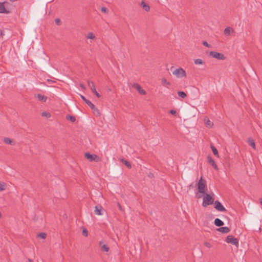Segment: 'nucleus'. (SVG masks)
<instances>
[{
  "mask_svg": "<svg viewBox=\"0 0 262 262\" xmlns=\"http://www.w3.org/2000/svg\"><path fill=\"white\" fill-rule=\"evenodd\" d=\"M169 113L172 114V115H175L176 114H177V112L175 110H171L170 111H169Z\"/></svg>",
  "mask_w": 262,
  "mask_h": 262,
  "instance_id": "obj_38",
  "label": "nucleus"
},
{
  "mask_svg": "<svg viewBox=\"0 0 262 262\" xmlns=\"http://www.w3.org/2000/svg\"><path fill=\"white\" fill-rule=\"evenodd\" d=\"M260 203L261 205H262V198L260 200Z\"/></svg>",
  "mask_w": 262,
  "mask_h": 262,
  "instance_id": "obj_42",
  "label": "nucleus"
},
{
  "mask_svg": "<svg viewBox=\"0 0 262 262\" xmlns=\"http://www.w3.org/2000/svg\"><path fill=\"white\" fill-rule=\"evenodd\" d=\"M80 86L82 89H85V86L83 84H80Z\"/></svg>",
  "mask_w": 262,
  "mask_h": 262,
  "instance_id": "obj_39",
  "label": "nucleus"
},
{
  "mask_svg": "<svg viewBox=\"0 0 262 262\" xmlns=\"http://www.w3.org/2000/svg\"><path fill=\"white\" fill-rule=\"evenodd\" d=\"M82 234L83 235H84L85 236H88V231L86 230V229H84L83 230H82Z\"/></svg>",
  "mask_w": 262,
  "mask_h": 262,
  "instance_id": "obj_34",
  "label": "nucleus"
},
{
  "mask_svg": "<svg viewBox=\"0 0 262 262\" xmlns=\"http://www.w3.org/2000/svg\"><path fill=\"white\" fill-rule=\"evenodd\" d=\"M102 207L101 205H97L95 206L94 212L96 215H100L102 214L101 210Z\"/></svg>",
  "mask_w": 262,
  "mask_h": 262,
  "instance_id": "obj_14",
  "label": "nucleus"
},
{
  "mask_svg": "<svg viewBox=\"0 0 262 262\" xmlns=\"http://www.w3.org/2000/svg\"><path fill=\"white\" fill-rule=\"evenodd\" d=\"M5 2H0V13H9V11L7 10L5 7Z\"/></svg>",
  "mask_w": 262,
  "mask_h": 262,
  "instance_id": "obj_12",
  "label": "nucleus"
},
{
  "mask_svg": "<svg viewBox=\"0 0 262 262\" xmlns=\"http://www.w3.org/2000/svg\"><path fill=\"white\" fill-rule=\"evenodd\" d=\"M207 161L208 162L212 165V166L216 170H217L218 167L217 165L216 164L214 160L210 156L207 157Z\"/></svg>",
  "mask_w": 262,
  "mask_h": 262,
  "instance_id": "obj_11",
  "label": "nucleus"
},
{
  "mask_svg": "<svg viewBox=\"0 0 262 262\" xmlns=\"http://www.w3.org/2000/svg\"><path fill=\"white\" fill-rule=\"evenodd\" d=\"M4 142L6 144H11L12 143V141L10 138H4Z\"/></svg>",
  "mask_w": 262,
  "mask_h": 262,
  "instance_id": "obj_28",
  "label": "nucleus"
},
{
  "mask_svg": "<svg viewBox=\"0 0 262 262\" xmlns=\"http://www.w3.org/2000/svg\"><path fill=\"white\" fill-rule=\"evenodd\" d=\"M204 245L206 247L209 248H211V245L209 243L207 242L204 243Z\"/></svg>",
  "mask_w": 262,
  "mask_h": 262,
  "instance_id": "obj_35",
  "label": "nucleus"
},
{
  "mask_svg": "<svg viewBox=\"0 0 262 262\" xmlns=\"http://www.w3.org/2000/svg\"><path fill=\"white\" fill-rule=\"evenodd\" d=\"M231 32H233V30L229 27L226 28L224 30V33L226 35H229Z\"/></svg>",
  "mask_w": 262,
  "mask_h": 262,
  "instance_id": "obj_19",
  "label": "nucleus"
},
{
  "mask_svg": "<svg viewBox=\"0 0 262 262\" xmlns=\"http://www.w3.org/2000/svg\"><path fill=\"white\" fill-rule=\"evenodd\" d=\"M205 196L203 198L202 206L207 207L208 205H212L214 203L213 198L209 194L206 193Z\"/></svg>",
  "mask_w": 262,
  "mask_h": 262,
  "instance_id": "obj_2",
  "label": "nucleus"
},
{
  "mask_svg": "<svg viewBox=\"0 0 262 262\" xmlns=\"http://www.w3.org/2000/svg\"><path fill=\"white\" fill-rule=\"evenodd\" d=\"M37 236L39 238L45 239L47 236V234L45 233H40L38 234Z\"/></svg>",
  "mask_w": 262,
  "mask_h": 262,
  "instance_id": "obj_31",
  "label": "nucleus"
},
{
  "mask_svg": "<svg viewBox=\"0 0 262 262\" xmlns=\"http://www.w3.org/2000/svg\"><path fill=\"white\" fill-rule=\"evenodd\" d=\"M203 45L208 48H210L211 47V45H209V43H208V42L206 41H204L203 42Z\"/></svg>",
  "mask_w": 262,
  "mask_h": 262,
  "instance_id": "obj_33",
  "label": "nucleus"
},
{
  "mask_svg": "<svg viewBox=\"0 0 262 262\" xmlns=\"http://www.w3.org/2000/svg\"><path fill=\"white\" fill-rule=\"evenodd\" d=\"M205 123L206 124L209 126V127H211L213 125V123L208 119H207V120L206 119H205Z\"/></svg>",
  "mask_w": 262,
  "mask_h": 262,
  "instance_id": "obj_29",
  "label": "nucleus"
},
{
  "mask_svg": "<svg viewBox=\"0 0 262 262\" xmlns=\"http://www.w3.org/2000/svg\"><path fill=\"white\" fill-rule=\"evenodd\" d=\"M42 116L46 117L47 118H50L51 117V114L49 113L43 112L41 113Z\"/></svg>",
  "mask_w": 262,
  "mask_h": 262,
  "instance_id": "obj_32",
  "label": "nucleus"
},
{
  "mask_svg": "<svg viewBox=\"0 0 262 262\" xmlns=\"http://www.w3.org/2000/svg\"><path fill=\"white\" fill-rule=\"evenodd\" d=\"M194 62L195 64H205V62L201 59L198 58L194 60Z\"/></svg>",
  "mask_w": 262,
  "mask_h": 262,
  "instance_id": "obj_21",
  "label": "nucleus"
},
{
  "mask_svg": "<svg viewBox=\"0 0 262 262\" xmlns=\"http://www.w3.org/2000/svg\"><path fill=\"white\" fill-rule=\"evenodd\" d=\"M121 161H122V162H123V163H124V164H125V165H126V166L128 168H131V167H132L131 164H130V163L128 161H126V160H124V159H121Z\"/></svg>",
  "mask_w": 262,
  "mask_h": 262,
  "instance_id": "obj_25",
  "label": "nucleus"
},
{
  "mask_svg": "<svg viewBox=\"0 0 262 262\" xmlns=\"http://www.w3.org/2000/svg\"><path fill=\"white\" fill-rule=\"evenodd\" d=\"M209 55L212 57L219 60H225L226 59V57L223 54L215 51L210 52Z\"/></svg>",
  "mask_w": 262,
  "mask_h": 262,
  "instance_id": "obj_4",
  "label": "nucleus"
},
{
  "mask_svg": "<svg viewBox=\"0 0 262 262\" xmlns=\"http://www.w3.org/2000/svg\"><path fill=\"white\" fill-rule=\"evenodd\" d=\"M227 243L232 244L237 247L238 246V240L237 238L234 237L232 235H228L226 239Z\"/></svg>",
  "mask_w": 262,
  "mask_h": 262,
  "instance_id": "obj_5",
  "label": "nucleus"
},
{
  "mask_svg": "<svg viewBox=\"0 0 262 262\" xmlns=\"http://www.w3.org/2000/svg\"><path fill=\"white\" fill-rule=\"evenodd\" d=\"M162 84L164 86L170 85V83L164 78L162 79Z\"/></svg>",
  "mask_w": 262,
  "mask_h": 262,
  "instance_id": "obj_24",
  "label": "nucleus"
},
{
  "mask_svg": "<svg viewBox=\"0 0 262 262\" xmlns=\"http://www.w3.org/2000/svg\"><path fill=\"white\" fill-rule=\"evenodd\" d=\"M217 231L223 233H228L230 232V229L228 227H222L218 228Z\"/></svg>",
  "mask_w": 262,
  "mask_h": 262,
  "instance_id": "obj_13",
  "label": "nucleus"
},
{
  "mask_svg": "<svg viewBox=\"0 0 262 262\" xmlns=\"http://www.w3.org/2000/svg\"><path fill=\"white\" fill-rule=\"evenodd\" d=\"M248 142L249 143V144L253 148H254V149L256 148V147H255V142H254V140L251 138H248Z\"/></svg>",
  "mask_w": 262,
  "mask_h": 262,
  "instance_id": "obj_17",
  "label": "nucleus"
},
{
  "mask_svg": "<svg viewBox=\"0 0 262 262\" xmlns=\"http://www.w3.org/2000/svg\"><path fill=\"white\" fill-rule=\"evenodd\" d=\"M28 261H29V262H33V260H32L31 259H29Z\"/></svg>",
  "mask_w": 262,
  "mask_h": 262,
  "instance_id": "obj_41",
  "label": "nucleus"
},
{
  "mask_svg": "<svg viewBox=\"0 0 262 262\" xmlns=\"http://www.w3.org/2000/svg\"><path fill=\"white\" fill-rule=\"evenodd\" d=\"M86 37H87V38L91 39H94L96 38L95 36L94 35V34L92 32H89L87 34Z\"/></svg>",
  "mask_w": 262,
  "mask_h": 262,
  "instance_id": "obj_27",
  "label": "nucleus"
},
{
  "mask_svg": "<svg viewBox=\"0 0 262 262\" xmlns=\"http://www.w3.org/2000/svg\"><path fill=\"white\" fill-rule=\"evenodd\" d=\"M4 33L2 30L1 31L0 36H3L4 35Z\"/></svg>",
  "mask_w": 262,
  "mask_h": 262,
  "instance_id": "obj_40",
  "label": "nucleus"
},
{
  "mask_svg": "<svg viewBox=\"0 0 262 262\" xmlns=\"http://www.w3.org/2000/svg\"><path fill=\"white\" fill-rule=\"evenodd\" d=\"M119 208H121V207H120V205H119Z\"/></svg>",
  "mask_w": 262,
  "mask_h": 262,
  "instance_id": "obj_45",
  "label": "nucleus"
},
{
  "mask_svg": "<svg viewBox=\"0 0 262 262\" xmlns=\"http://www.w3.org/2000/svg\"><path fill=\"white\" fill-rule=\"evenodd\" d=\"M85 157L90 161H98V160L97 159L98 158V156L96 155H92L87 152L85 154Z\"/></svg>",
  "mask_w": 262,
  "mask_h": 262,
  "instance_id": "obj_10",
  "label": "nucleus"
},
{
  "mask_svg": "<svg viewBox=\"0 0 262 262\" xmlns=\"http://www.w3.org/2000/svg\"><path fill=\"white\" fill-rule=\"evenodd\" d=\"M88 84L89 87L91 90V91L96 95V96L98 98L100 97V95L97 92V91H96V89L95 88V85H94V84L93 82L92 81H88Z\"/></svg>",
  "mask_w": 262,
  "mask_h": 262,
  "instance_id": "obj_7",
  "label": "nucleus"
},
{
  "mask_svg": "<svg viewBox=\"0 0 262 262\" xmlns=\"http://www.w3.org/2000/svg\"><path fill=\"white\" fill-rule=\"evenodd\" d=\"M214 208L219 211L225 212L226 211V208L223 206L220 202L216 201L214 202Z\"/></svg>",
  "mask_w": 262,
  "mask_h": 262,
  "instance_id": "obj_8",
  "label": "nucleus"
},
{
  "mask_svg": "<svg viewBox=\"0 0 262 262\" xmlns=\"http://www.w3.org/2000/svg\"><path fill=\"white\" fill-rule=\"evenodd\" d=\"M101 11L104 13H106L108 12L107 9L105 7H102L101 9Z\"/></svg>",
  "mask_w": 262,
  "mask_h": 262,
  "instance_id": "obj_37",
  "label": "nucleus"
},
{
  "mask_svg": "<svg viewBox=\"0 0 262 262\" xmlns=\"http://www.w3.org/2000/svg\"><path fill=\"white\" fill-rule=\"evenodd\" d=\"M198 191L200 193L205 194H206V190H207V186L206 184V181L203 180L202 177L201 178L198 183Z\"/></svg>",
  "mask_w": 262,
  "mask_h": 262,
  "instance_id": "obj_1",
  "label": "nucleus"
},
{
  "mask_svg": "<svg viewBox=\"0 0 262 262\" xmlns=\"http://www.w3.org/2000/svg\"><path fill=\"white\" fill-rule=\"evenodd\" d=\"M132 87L136 89L140 94L145 95L146 94V92L137 83L132 84Z\"/></svg>",
  "mask_w": 262,
  "mask_h": 262,
  "instance_id": "obj_9",
  "label": "nucleus"
},
{
  "mask_svg": "<svg viewBox=\"0 0 262 262\" xmlns=\"http://www.w3.org/2000/svg\"><path fill=\"white\" fill-rule=\"evenodd\" d=\"M6 185L4 182L0 181V191H3L5 189Z\"/></svg>",
  "mask_w": 262,
  "mask_h": 262,
  "instance_id": "obj_30",
  "label": "nucleus"
},
{
  "mask_svg": "<svg viewBox=\"0 0 262 262\" xmlns=\"http://www.w3.org/2000/svg\"><path fill=\"white\" fill-rule=\"evenodd\" d=\"M141 5L142 6V7L143 9L146 11L148 12L150 10V7L148 5L145 4L144 2H142Z\"/></svg>",
  "mask_w": 262,
  "mask_h": 262,
  "instance_id": "obj_20",
  "label": "nucleus"
},
{
  "mask_svg": "<svg viewBox=\"0 0 262 262\" xmlns=\"http://www.w3.org/2000/svg\"><path fill=\"white\" fill-rule=\"evenodd\" d=\"M103 242L102 241L99 242V245L101 246V249L102 251L108 252L109 247L105 244L102 245Z\"/></svg>",
  "mask_w": 262,
  "mask_h": 262,
  "instance_id": "obj_16",
  "label": "nucleus"
},
{
  "mask_svg": "<svg viewBox=\"0 0 262 262\" xmlns=\"http://www.w3.org/2000/svg\"><path fill=\"white\" fill-rule=\"evenodd\" d=\"M55 22L56 23V25H60V20L59 18H56L55 19Z\"/></svg>",
  "mask_w": 262,
  "mask_h": 262,
  "instance_id": "obj_36",
  "label": "nucleus"
},
{
  "mask_svg": "<svg viewBox=\"0 0 262 262\" xmlns=\"http://www.w3.org/2000/svg\"><path fill=\"white\" fill-rule=\"evenodd\" d=\"M36 97H37V98L38 99V100L39 101H41L42 102H46L47 99V97L43 96V95H42L41 94H37L36 95Z\"/></svg>",
  "mask_w": 262,
  "mask_h": 262,
  "instance_id": "obj_18",
  "label": "nucleus"
},
{
  "mask_svg": "<svg viewBox=\"0 0 262 262\" xmlns=\"http://www.w3.org/2000/svg\"><path fill=\"white\" fill-rule=\"evenodd\" d=\"M66 118L70 120L72 122H74L76 121V118L74 116L71 115H67Z\"/></svg>",
  "mask_w": 262,
  "mask_h": 262,
  "instance_id": "obj_26",
  "label": "nucleus"
},
{
  "mask_svg": "<svg viewBox=\"0 0 262 262\" xmlns=\"http://www.w3.org/2000/svg\"><path fill=\"white\" fill-rule=\"evenodd\" d=\"M214 225L217 227H221L224 225V222L220 219L216 218L214 222Z\"/></svg>",
  "mask_w": 262,
  "mask_h": 262,
  "instance_id": "obj_15",
  "label": "nucleus"
},
{
  "mask_svg": "<svg viewBox=\"0 0 262 262\" xmlns=\"http://www.w3.org/2000/svg\"><path fill=\"white\" fill-rule=\"evenodd\" d=\"M172 74L178 78L185 77L186 76L185 71L181 68L174 70L172 72Z\"/></svg>",
  "mask_w": 262,
  "mask_h": 262,
  "instance_id": "obj_3",
  "label": "nucleus"
},
{
  "mask_svg": "<svg viewBox=\"0 0 262 262\" xmlns=\"http://www.w3.org/2000/svg\"><path fill=\"white\" fill-rule=\"evenodd\" d=\"M2 216V214H1V213L0 212V217H1Z\"/></svg>",
  "mask_w": 262,
  "mask_h": 262,
  "instance_id": "obj_44",
  "label": "nucleus"
},
{
  "mask_svg": "<svg viewBox=\"0 0 262 262\" xmlns=\"http://www.w3.org/2000/svg\"><path fill=\"white\" fill-rule=\"evenodd\" d=\"M81 98L90 106V107L94 111L98 112V110L97 108L95 107V106L88 99H86V98L83 95H80Z\"/></svg>",
  "mask_w": 262,
  "mask_h": 262,
  "instance_id": "obj_6",
  "label": "nucleus"
},
{
  "mask_svg": "<svg viewBox=\"0 0 262 262\" xmlns=\"http://www.w3.org/2000/svg\"><path fill=\"white\" fill-rule=\"evenodd\" d=\"M211 148L212 149V151L213 154L215 156H216L217 157H219V155L218 151H217V149L214 146H213V145L211 146Z\"/></svg>",
  "mask_w": 262,
  "mask_h": 262,
  "instance_id": "obj_22",
  "label": "nucleus"
},
{
  "mask_svg": "<svg viewBox=\"0 0 262 262\" xmlns=\"http://www.w3.org/2000/svg\"><path fill=\"white\" fill-rule=\"evenodd\" d=\"M47 81H49V82H53V81H52V80H49V79H48V80H47Z\"/></svg>",
  "mask_w": 262,
  "mask_h": 262,
  "instance_id": "obj_43",
  "label": "nucleus"
},
{
  "mask_svg": "<svg viewBox=\"0 0 262 262\" xmlns=\"http://www.w3.org/2000/svg\"><path fill=\"white\" fill-rule=\"evenodd\" d=\"M178 96L182 98H185L187 96L186 93L183 91H179L178 92Z\"/></svg>",
  "mask_w": 262,
  "mask_h": 262,
  "instance_id": "obj_23",
  "label": "nucleus"
}]
</instances>
